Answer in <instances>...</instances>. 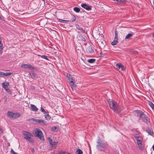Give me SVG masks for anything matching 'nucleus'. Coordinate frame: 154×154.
Wrapping results in <instances>:
<instances>
[{
    "label": "nucleus",
    "mask_w": 154,
    "mask_h": 154,
    "mask_svg": "<svg viewBox=\"0 0 154 154\" xmlns=\"http://www.w3.org/2000/svg\"><path fill=\"white\" fill-rule=\"evenodd\" d=\"M65 154H71V153H68L66 154V153Z\"/></svg>",
    "instance_id": "52"
},
{
    "label": "nucleus",
    "mask_w": 154,
    "mask_h": 154,
    "mask_svg": "<svg viewBox=\"0 0 154 154\" xmlns=\"http://www.w3.org/2000/svg\"><path fill=\"white\" fill-rule=\"evenodd\" d=\"M97 143V144L96 145V147L97 149L100 151H104L107 149L108 145L106 143L100 142V138L98 139Z\"/></svg>",
    "instance_id": "3"
},
{
    "label": "nucleus",
    "mask_w": 154,
    "mask_h": 154,
    "mask_svg": "<svg viewBox=\"0 0 154 154\" xmlns=\"http://www.w3.org/2000/svg\"><path fill=\"white\" fill-rule=\"evenodd\" d=\"M76 19L75 16L74 15H72V20H71V21L73 22L75 21Z\"/></svg>",
    "instance_id": "31"
},
{
    "label": "nucleus",
    "mask_w": 154,
    "mask_h": 154,
    "mask_svg": "<svg viewBox=\"0 0 154 154\" xmlns=\"http://www.w3.org/2000/svg\"><path fill=\"white\" fill-rule=\"evenodd\" d=\"M153 36L154 37V32L152 33Z\"/></svg>",
    "instance_id": "51"
},
{
    "label": "nucleus",
    "mask_w": 154,
    "mask_h": 154,
    "mask_svg": "<svg viewBox=\"0 0 154 154\" xmlns=\"http://www.w3.org/2000/svg\"><path fill=\"white\" fill-rule=\"evenodd\" d=\"M3 73H4V72H0V76L3 77V76H4Z\"/></svg>",
    "instance_id": "41"
},
{
    "label": "nucleus",
    "mask_w": 154,
    "mask_h": 154,
    "mask_svg": "<svg viewBox=\"0 0 154 154\" xmlns=\"http://www.w3.org/2000/svg\"><path fill=\"white\" fill-rule=\"evenodd\" d=\"M66 76L70 81V86L73 90L74 87L76 86V85L75 84V81L72 76H71L69 74H67Z\"/></svg>",
    "instance_id": "4"
},
{
    "label": "nucleus",
    "mask_w": 154,
    "mask_h": 154,
    "mask_svg": "<svg viewBox=\"0 0 154 154\" xmlns=\"http://www.w3.org/2000/svg\"><path fill=\"white\" fill-rule=\"evenodd\" d=\"M114 38H115V39H118V32L116 30L115 31V36Z\"/></svg>",
    "instance_id": "33"
},
{
    "label": "nucleus",
    "mask_w": 154,
    "mask_h": 154,
    "mask_svg": "<svg viewBox=\"0 0 154 154\" xmlns=\"http://www.w3.org/2000/svg\"><path fill=\"white\" fill-rule=\"evenodd\" d=\"M45 118L47 120L50 119H51V117L50 116V115L48 114L46 115H45Z\"/></svg>",
    "instance_id": "29"
},
{
    "label": "nucleus",
    "mask_w": 154,
    "mask_h": 154,
    "mask_svg": "<svg viewBox=\"0 0 154 154\" xmlns=\"http://www.w3.org/2000/svg\"><path fill=\"white\" fill-rule=\"evenodd\" d=\"M38 56H40V57H41V56H42V55H38Z\"/></svg>",
    "instance_id": "53"
},
{
    "label": "nucleus",
    "mask_w": 154,
    "mask_h": 154,
    "mask_svg": "<svg viewBox=\"0 0 154 154\" xmlns=\"http://www.w3.org/2000/svg\"><path fill=\"white\" fill-rule=\"evenodd\" d=\"M58 21L60 22H63L64 23H67V22H71L70 20H64L61 19H59Z\"/></svg>",
    "instance_id": "18"
},
{
    "label": "nucleus",
    "mask_w": 154,
    "mask_h": 154,
    "mask_svg": "<svg viewBox=\"0 0 154 154\" xmlns=\"http://www.w3.org/2000/svg\"><path fill=\"white\" fill-rule=\"evenodd\" d=\"M41 58L47 60H49V59L47 58V56H45V55H42L41 56Z\"/></svg>",
    "instance_id": "32"
},
{
    "label": "nucleus",
    "mask_w": 154,
    "mask_h": 154,
    "mask_svg": "<svg viewBox=\"0 0 154 154\" xmlns=\"http://www.w3.org/2000/svg\"><path fill=\"white\" fill-rule=\"evenodd\" d=\"M27 140L31 142H33V139L30 137H28Z\"/></svg>",
    "instance_id": "35"
},
{
    "label": "nucleus",
    "mask_w": 154,
    "mask_h": 154,
    "mask_svg": "<svg viewBox=\"0 0 154 154\" xmlns=\"http://www.w3.org/2000/svg\"><path fill=\"white\" fill-rule=\"evenodd\" d=\"M140 136H139L136 134H135L134 135V137H135V138L136 139H137V138H138V137H139Z\"/></svg>",
    "instance_id": "39"
},
{
    "label": "nucleus",
    "mask_w": 154,
    "mask_h": 154,
    "mask_svg": "<svg viewBox=\"0 0 154 154\" xmlns=\"http://www.w3.org/2000/svg\"><path fill=\"white\" fill-rule=\"evenodd\" d=\"M21 67L23 68L29 69L31 70L34 69L37 70V69L36 67H34L30 64H23L21 65Z\"/></svg>",
    "instance_id": "7"
},
{
    "label": "nucleus",
    "mask_w": 154,
    "mask_h": 154,
    "mask_svg": "<svg viewBox=\"0 0 154 154\" xmlns=\"http://www.w3.org/2000/svg\"><path fill=\"white\" fill-rule=\"evenodd\" d=\"M76 153L77 154H83V152L80 149H77V150L76 151Z\"/></svg>",
    "instance_id": "24"
},
{
    "label": "nucleus",
    "mask_w": 154,
    "mask_h": 154,
    "mask_svg": "<svg viewBox=\"0 0 154 154\" xmlns=\"http://www.w3.org/2000/svg\"><path fill=\"white\" fill-rule=\"evenodd\" d=\"M152 148L153 150L154 151V145H153L152 146Z\"/></svg>",
    "instance_id": "49"
},
{
    "label": "nucleus",
    "mask_w": 154,
    "mask_h": 154,
    "mask_svg": "<svg viewBox=\"0 0 154 154\" xmlns=\"http://www.w3.org/2000/svg\"><path fill=\"white\" fill-rule=\"evenodd\" d=\"M41 111L42 112H43V113L45 114H46V113H47V112H46V111H45V110L44 109V108L42 107V105L41 106Z\"/></svg>",
    "instance_id": "28"
},
{
    "label": "nucleus",
    "mask_w": 154,
    "mask_h": 154,
    "mask_svg": "<svg viewBox=\"0 0 154 154\" xmlns=\"http://www.w3.org/2000/svg\"><path fill=\"white\" fill-rule=\"evenodd\" d=\"M11 153H13V154H17V153L15 152L12 149H11Z\"/></svg>",
    "instance_id": "40"
},
{
    "label": "nucleus",
    "mask_w": 154,
    "mask_h": 154,
    "mask_svg": "<svg viewBox=\"0 0 154 154\" xmlns=\"http://www.w3.org/2000/svg\"><path fill=\"white\" fill-rule=\"evenodd\" d=\"M12 73L11 72H7V73H3L4 76H9Z\"/></svg>",
    "instance_id": "30"
},
{
    "label": "nucleus",
    "mask_w": 154,
    "mask_h": 154,
    "mask_svg": "<svg viewBox=\"0 0 154 154\" xmlns=\"http://www.w3.org/2000/svg\"><path fill=\"white\" fill-rule=\"evenodd\" d=\"M2 86L3 88H4L8 92V91H9L8 86L7 85H5V83H3L2 84Z\"/></svg>",
    "instance_id": "19"
},
{
    "label": "nucleus",
    "mask_w": 154,
    "mask_h": 154,
    "mask_svg": "<svg viewBox=\"0 0 154 154\" xmlns=\"http://www.w3.org/2000/svg\"><path fill=\"white\" fill-rule=\"evenodd\" d=\"M120 69H121L122 71H124L125 69V67H124V66L123 65H121V67Z\"/></svg>",
    "instance_id": "37"
},
{
    "label": "nucleus",
    "mask_w": 154,
    "mask_h": 154,
    "mask_svg": "<svg viewBox=\"0 0 154 154\" xmlns=\"http://www.w3.org/2000/svg\"><path fill=\"white\" fill-rule=\"evenodd\" d=\"M66 154V152H60L59 153V154Z\"/></svg>",
    "instance_id": "44"
},
{
    "label": "nucleus",
    "mask_w": 154,
    "mask_h": 154,
    "mask_svg": "<svg viewBox=\"0 0 154 154\" xmlns=\"http://www.w3.org/2000/svg\"><path fill=\"white\" fill-rule=\"evenodd\" d=\"M30 109L33 111L37 112L38 109L34 105L31 104Z\"/></svg>",
    "instance_id": "12"
},
{
    "label": "nucleus",
    "mask_w": 154,
    "mask_h": 154,
    "mask_svg": "<svg viewBox=\"0 0 154 154\" xmlns=\"http://www.w3.org/2000/svg\"><path fill=\"white\" fill-rule=\"evenodd\" d=\"M5 85H7V86H9V83L8 82H5Z\"/></svg>",
    "instance_id": "43"
},
{
    "label": "nucleus",
    "mask_w": 154,
    "mask_h": 154,
    "mask_svg": "<svg viewBox=\"0 0 154 154\" xmlns=\"http://www.w3.org/2000/svg\"><path fill=\"white\" fill-rule=\"evenodd\" d=\"M134 35V33L131 32L130 33L128 34L125 37V39H129Z\"/></svg>",
    "instance_id": "13"
},
{
    "label": "nucleus",
    "mask_w": 154,
    "mask_h": 154,
    "mask_svg": "<svg viewBox=\"0 0 154 154\" xmlns=\"http://www.w3.org/2000/svg\"><path fill=\"white\" fill-rule=\"evenodd\" d=\"M79 37L80 38L81 40H82V41H83L84 42H85L86 41L85 38L82 35H80Z\"/></svg>",
    "instance_id": "26"
},
{
    "label": "nucleus",
    "mask_w": 154,
    "mask_h": 154,
    "mask_svg": "<svg viewBox=\"0 0 154 154\" xmlns=\"http://www.w3.org/2000/svg\"><path fill=\"white\" fill-rule=\"evenodd\" d=\"M32 89H35V87L34 86H33L32 87Z\"/></svg>",
    "instance_id": "50"
},
{
    "label": "nucleus",
    "mask_w": 154,
    "mask_h": 154,
    "mask_svg": "<svg viewBox=\"0 0 154 154\" xmlns=\"http://www.w3.org/2000/svg\"><path fill=\"white\" fill-rule=\"evenodd\" d=\"M137 140V144L138 145V148L140 149V150H143V147H142V138L140 137H138V138L136 139Z\"/></svg>",
    "instance_id": "6"
},
{
    "label": "nucleus",
    "mask_w": 154,
    "mask_h": 154,
    "mask_svg": "<svg viewBox=\"0 0 154 154\" xmlns=\"http://www.w3.org/2000/svg\"><path fill=\"white\" fill-rule=\"evenodd\" d=\"M87 51L88 52L93 53L94 52V51L93 49L91 46L88 47L87 48Z\"/></svg>",
    "instance_id": "14"
},
{
    "label": "nucleus",
    "mask_w": 154,
    "mask_h": 154,
    "mask_svg": "<svg viewBox=\"0 0 154 154\" xmlns=\"http://www.w3.org/2000/svg\"><path fill=\"white\" fill-rule=\"evenodd\" d=\"M14 115V112H12L9 111L7 113L8 116L11 118H13Z\"/></svg>",
    "instance_id": "17"
},
{
    "label": "nucleus",
    "mask_w": 154,
    "mask_h": 154,
    "mask_svg": "<svg viewBox=\"0 0 154 154\" xmlns=\"http://www.w3.org/2000/svg\"><path fill=\"white\" fill-rule=\"evenodd\" d=\"M96 60L95 59H91L88 60V62L90 63H93L95 62Z\"/></svg>",
    "instance_id": "21"
},
{
    "label": "nucleus",
    "mask_w": 154,
    "mask_h": 154,
    "mask_svg": "<svg viewBox=\"0 0 154 154\" xmlns=\"http://www.w3.org/2000/svg\"><path fill=\"white\" fill-rule=\"evenodd\" d=\"M146 131L150 135L152 136L153 134L152 130L151 128H149V127H147Z\"/></svg>",
    "instance_id": "11"
},
{
    "label": "nucleus",
    "mask_w": 154,
    "mask_h": 154,
    "mask_svg": "<svg viewBox=\"0 0 154 154\" xmlns=\"http://www.w3.org/2000/svg\"><path fill=\"white\" fill-rule=\"evenodd\" d=\"M81 6L88 11L91 10V6H88L85 3L82 4Z\"/></svg>",
    "instance_id": "10"
},
{
    "label": "nucleus",
    "mask_w": 154,
    "mask_h": 154,
    "mask_svg": "<svg viewBox=\"0 0 154 154\" xmlns=\"http://www.w3.org/2000/svg\"><path fill=\"white\" fill-rule=\"evenodd\" d=\"M48 141L49 142V143L50 145L52 146L55 145L56 144V143L55 142H53L52 140L50 137L48 138Z\"/></svg>",
    "instance_id": "16"
},
{
    "label": "nucleus",
    "mask_w": 154,
    "mask_h": 154,
    "mask_svg": "<svg viewBox=\"0 0 154 154\" xmlns=\"http://www.w3.org/2000/svg\"><path fill=\"white\" fill-rule=\"evenodd\" d=\"M3 133V131L2 128H0V134H2Z\"/></svg>",
    "instance_id": "42"
},
{
    "label": "nucleus",
    "mask_w": 154,
    "mask_h": 154,
    "mask_svg": "<svg viewBox=\"0 0 154 154\" xmlns=\"http://www.w3.org/2000/svg\"><path fill=\"white\" fill-rule=\"evenodd\" d=\"M73 10L77 13H79L80 11V9L77 7H75L73 8Z\"/></svg>",
    "instance_id": "23"
},
{
    "label": "nucleus",
    "mask_w": 154,
    "mask_h": 154,
    "mask_svg": "<svg viewBox=\"0 0 154 154\" xmlns=\"http://www.w3.org/2000/svg\"><path fill=\"white\" fill-rule=\"evenodd\" d=\"M76 28L79 30L82 31L83 32H84L85 30H84L83 28H80L78 24L75 25Z\"/></svg>",
    "instance_id": "20"
},
{
    "label": "nucleus",
    "mask_w": 154,
    "mask_h": 154,
    "mask_svg": "<svg viewBox=\"0 0 154 154\" xmlns=\"http://www.w3.org/2000/svg\"><path fill=\"white\" fill-rule=\"evenodd\" d=\"M99 43L100 44V43H101V44H103V42H104V41H103V42H101V41H99Z\"/></svg>",
    "instance_id": "46"
},
{
    "label": "nucleus",
    "mask_w": 154,
    "mask_h": 154,
    "mask_svg": "<svg viewBox=\"0 0 154 154\" xmlns=\"http://www.w3.org/2000/svg\"><path fill=\"white\" fill-rule=\"evenodd\" d=\"M3 49V45L2 43H0V53H2V51Z\"/></svg>",
    "instance_id": "34"
},
{
    "label": "nucleus",
    "mask_w": 154,
    "mask_h": 154,
    "mask_svg": "<svg viewBox=\"0 0 154 154\" xmlns=\"http://www.w3.org/2000/svg\"><path fill=\"white\" fill-rule=\"evenodd\" d=\"M24 138L26 139H27V138H28L29 137V135L27 134H25L24 135Z\"/></svg>",
    "instance_id": "38"
},
{
    "label": "nucleus",
    "mask_w": 154,
    "mask_h": 154,
    "mask_svg": "<svg viewBox=\"0 0 154 154\" xmlns=\"http://www.w3.org/2000/svg\"><path fill=\"white\" fill-rule=\"evenodd\" d=\"M32 120L34 122V124H37L38 123H40L41 125H46L44 121L41 119H35L34 118L32 119Z\"/></svg>",
    "instance_id": "8"
},
{
    "label": "nucleus",
    "mask_w": 154,
    "mask_h": 154,
    "mask_svg": "<svg viewBox=\"0 0 154 154\" xmlns=\"http://www.w3.org/2000/svg\"><path fill=\"white\" fill-rule=\"evenodd\" d=\"M121 65L119 63H117L116 65V69H119L121 67Z\"/></svg>",
    "instance_id": "36"
},
{
    "label": "nucleus",
    "mask_w": 154,
    "mask_h": 154,
    "mask_svg": "<svg viewBox=\"0 0 154 154\" xmlns=\"http://www.w3.org/2000/svg\"><path fill=\"white\" fill-rule=\"evenodd\" d=\"M21 114L19 113L15 112L14 113V115L13 116V118L14 119H16L21 116Z\"/></svg>",
    "instance_id": "15"
},
{
    "label": "nucleus",
    "mask_w": 154,
    "mask_h": 154,
    "mask_svg": "<svg viewBox=\"0 0 154 154\" xmlns=\"http://www.w3.org/2000/svg\"><path fill=\"white\" fill-rule=\"evenodd\" d=\"M2 17H2L1 16H0V19L2 20H3L2 18Z\"/></svg>",
    "instance_id": "47"
},
{
    "label": "nucleus",
    "mask_w": 154,
    "mask_h": 154,
    "mask_svg": "<svg viewBox=\"0 0 154 154\" xmlns=\"http://www.w3.org/2000/svg\"><path fill=\"white\" fill-rule=\"evenodd\" d=\"M32 152H34V148H33L32 149Z\"/></svg>",
    "instance_id": "45"
},
{
    "label": "nucleus",
    "mask_w": 154,
    "mask_h": 154,
    "mask_svg": "<svg viewBox=\"0 0 154 154\" xmlns=\"http://www.w3.org/2000/svg\"><path fill=\"white\" fill-rule=\"evenodd\" d=\"M135 112L137 116L139 118V120H142L143 122L146 123L149 122V119L144 112L140 110H137Z\"/></svg>",
    "instance_id": "1"
},
{
    "label": "nucleus",
    "mask_w": 154,
    "mask_h": 154,
    "mask_svg": "<svg viewBox=\"0 0 154 154\" xmlns=\"http://www.w3.org/2000/svg\"><path fill=\"white\" fill-rule=\"evenodd\" d=\"M29 75L30 77L34 79H36L38 77V75L32 71L29 72Z\"/></svg>",
    "instance_id": "9"
},
{
    "label": "nucleus",
    "mask_w": 154,
    "mask_h": 154,
    "mask_svg": "<svg viewBox=\"0 0 154 154\" xmlns=\"http://www.w3.org/2000/svg\"><path fill=\"white\" fill-rule=\"evenodd\" d=\"M118 39H115V38H114L113 41L111 43V45H116L118 43Z\"/></svg>",
    "instance_id": "22"
},
{
    "label": "nucleus",
    "mask_w": 154,
    "mask_h": 154,
    "mask_svg": "<svg viewBox=\"0 0 154 154\" xmlns=\"http://www.w3.org/2000/svg\"><path fill=\"white\" fill-rule=\"evenodd\" d=\"M148 103L149 105L152 108V109H154V105L153 103L152 102L149 101H148Z\"/></svg>",
    "instance_id": "25"
},
{
    "label": "nucleus",
    "mask_w": 154,
    "mask_h": 154,
    "mask_svg": "<svg viewBox=\"0 0 154 154\" xmlns=\"http://www.w3.org/2000/svg\"><path fill=\"white\" fill-rule=\"evenodd\" d=\"M107 103L109 105L110 107L115 112H120L121 109L119 108L117 103L114 100H112L109 99Z\"/></svg>",
    "instance_id": "2"
},
{
    "label": "nucleus",
    "mask_w": 154,
    "mask_h": 154,
    "mask_svg": "<svg viewBox=\"0 0 154 154\" xmlns=\"http://www.w3.org/2000/svg\"><path fill=\"white\" fill-rule=\"evenodd\" d=\"M2 39L0 37V43H2Z\"/></svg>",
    "instance_id": "48"
},
{
    "label": "nucleus",
    "mask_w": 154,
    "mask_h": 154,
    "mask_svg": "<svg viewBox=\"0 0 154 154\" xmlns=\"http://www.w3.org/2000/svg\"><path fill=\"white\" fill-rule=\"evenodd\" d=\"M90 152L91 151V150L90 149Z\"/></svg>",
    "instance_id": "54"
},
{
    "label": "nucleus",
    "mask_w": 154,
    "mask_h": 154,
    "mask_svg": "<svg viewBox=\"0 0 154 154\" xmlns=\"http://www.w3.org/2000/svg\"><path fill=\"white\" fill-rule=\"evenodd\" d=\"M52 131H58V128L57 127H53L51 128Z\"/></svg>",
    "instance_id": "27"
},
{
    "label": "nucleus",
    "mask_w": 154,
    "mask_h": 154,
    "mask_svg": "<svg viewBox=\"0 0 154 154\" xmlns=\"http://www.w3.org/2000/svg\"><path fill=\"white\" fill-rule=\"evenodd\" d=\"M35 136L40 140L43 139V134L42 131L39 129L35 130Z\"/></svg>",
    "instance_id": "5"
}]
</instances>
